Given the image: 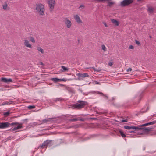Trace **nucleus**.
Segmentation results:
<instances>
[{"instance_id":"f257e3e1","label":"nucleus","mask_w":156,"mask_h":156,"mask_svg":"<svg viewBox=\"0 0 156 156\" xmlns=\"http://www.w3.org/2000/svg\"><path fill=\"white\" fill-rule=\"evenodd\" d=\"M87 102L79 100L77 102L73 105V108L77 109H80L83 108L87 105Z\"/></svg>"},{"instance_id":"f03ea898","label":"nucleus","mask_w":156,"mask_h":156,"mask_svg":"<svg viewBox=\"0 0 156 156\" xmlns=\"http://www.w3.org/2000/svg\"><path fill=\"white\" fill-rule=\"evenodd\" d=\"M36 10L39 15H43L44 14V6L41 4H38L36 8Z\"/></svg>"},{"instance_id":"7ed1b4c3","label":"nucleus","mask_w":156,"mask_h":156,"mask_svg":"<svg viewBox=\"0 0 156 156\" xmlns=\"http://www.w3.org/2000/svg\"><path fill=\"white\" fill-rule=\"evenodd\" d=\"M21 125L17 122H13L11 123L8 122H0V129H5L11 126L15 125Z\"/></svg>"},{"instance_id":"20e7f679","label":"nucleus","mask_w":156,"mask_h":156,"mask_svg":"<svg viewBox=\"0 0 156 156\" xmlns=\"http://www.w3.org/2000/svg\"><path fill=\"white\" fill-rule=\"evenodd\" d=\"M124 128L127 129H132L133 130H129L128 132L129 133H135L134 131H138V129H141L140 127H138L137 126H124Z\"/></svg>"},{"instance_id":"39448f33","label":"nucleus","mask_w":156,"mask_h":156,"mask_svg":"<svg viewBox=\"0 0 156 156\" xmlns=\"http://www.w3.org/2000/svg\"><path fill=\"white\" fill-rule=\"evenodd\" d=\"M133 2V0H123L121 2L120 5L122 7H125L130 4Z\"/></svg>"},{"instance_id":"423d86ee","label":"nucleus","mask_w":156,"mask_h":156,"mask_svg":"<svg viewBox=\"0 0 156 156\" xmlns=\"http://www.w3.org/2000/svg\"><path fill=\"white\" fill-rule=\"evenodd\" d=\"M48 4L49 8L50 11L52 12L53 11L55 3V0H48Z\"/></svg>"},{"instance_id":"0eeeda50","label":"nucleus","mask_w":156,"mask_h":156,"mask_svg":"<svg viewBox=\"0 0 156 156\" xmlns=\"http://www.w3.org/2000/svg\"><path fill=\"white\" fill-rule=\"evenodd\" d=\"M64 23L66 27L70 29L71 27L72 24L71 21L69 20L67 18H65L64 20Z\"/></svg>"},{"instance_id":"6e6552de","label":"nucleus","mask_w":156,"mask_h":156,"mask_svg":"<svg viewBox=\"0 0 156 156\" xmlns=\"http://www.w3.org/2000/svg\"><path fill=\"white\" fill-rule=\"evenodd\" d=\"M51 140H47L45 141L42 144L39 146L41 149L47 148L48 145H50L51 143Z\"/></svg>"},{"instance_id":"1a4fd4ad","label":"nucleus","mask_w":156,"mask_h":156,"mask_svg":"<svg viewBox=\"0 0 156 156\" xmlns=\"http://www.w3.org/2000/svg\"><path fill=\"white\" fill-rule=\"evenodd\" d=\"M77 76L78 77V80H82L83 78H85L86 77H89V76L88 75L87 73H77Z\"/></svg>"},{"instance_id":"9d476101","label":"nucleus","mask_w":156,"mask_h":156,"mask_svg":"<svg viewBox=\"0 0 156 156\" xmlns=\"http://www.w3.org/2000/svg\"><path fill=\"white\" fill-rule=\"evenodd\" d=\"M0 81L2 82L9 84L10 82H12V80L11 78H6L1 77Z\"/></svg>"},{"instance_id":"9b49d317","label":"nucleus","mask_w":156,"mask_h":156,"mask_svg":"<svg viewBox=\"0 0 156 156\" xmlns=\"http://www.w3.org/2000/svg\"><path fill=\"white\" fill-rule=\"evenodd\" d=\"M24 44L26 47L29 48H32V45L30 43L29 41L27 39H25L24 40Z\"/></svg>"},{"instance_id":"f8f14e48","label":"nucleus","mask_w":156,"mask_h":156,"mask_svg":"<svg viewBox=\"0 0 156 156\" xmlns=\"http://www.w3.org/2000/svg\"><path fill=\"white\" fill-rule=\"evenodd\" d=\"M73 17L74 19L76 20V22L78 23H81L82 22L81 20L80 17L78 15H76L74 16Z\"/></svg>"},{"instance_id":"ddd939ff","label":"nucleus","mask_w":156,"mask_h":156,"mask_svg":"<svg viewBox=\"0 0 156 156\" xmlns=\"http://www.w3.org/2000/svg\"><path fill=\"white\" fill-rule=\"evenodd\" d=\"M155 123H156V120L153 121L151 122H150L147 123H145L144 124H143L141 125V126H145L150 125H153Z\"/></svg>"},{"instance_id":"4468645a","label":"nucleus","mask_w":156,"mask_h":156,"mask_svg":"<svg viewBox=\"0 0 156 156\" xmlns=\"http://www.w3.org/2000/svg\"><path fill=\"white\" fill-rule=\"evenodd\" d=\"M111 21L116 26H119L120 24L119 22L115 20L112 19L111 20Z\"/></svg>"},{"instance_id":"2eb2a0df","label":"nucleus","mask_w":156,"mask_h":156,"mask_svg":"<svg viewBox=\"0 0 156 156\" xmlns=\"http://www.w3.org/2000/svg\"><path fill=\"white\" fill-rule=\"evenodd\" d=\"M61 67L62 69H61L60 70V72H67L69 70V69L67 68L66 67L64 66H61Z\"/></svg>"},{"instance_id":"dca6fc26","label":"nucleus","mask_w":156,"mask_h":156,"mask_svg":"<svg viewBox=\"0 0 156 156\" xmlns=\"http://www.w3.org/2000/svg\"><path fill=\"white\" fill-rule=\"evenodd\" d=\"M147 11L148 12L151 14L154 11V9L153 7H149L147 9Z\"/></svg>"},{"instance_id":"f3484780","label":"nucleus","mask_w":156,"mask_h":156,"mask_svg":"<svg viewBox=\"0 0 156 156\" xmlns=\"http://www.w3.org/2000/svg\"><path fill=\"white\" fill-rule=\"evenodd\" d=\"M13 101H6L5 102H3L2 103V105H10L12 104L13 103Z\"/></svg>"},{"instance_id":"a211bd4d","label":"nucleus","mask_w":156,"mask_h":156,"mask_svg":"<svg viewBox=\"0 0 156 156\" xmlns=\"http://www.w3.org/2000/svg\"><path fill=\"white\" fill-rule=\"evenodd\" d=\"M142 126H140V127L141 128V129H138L139 130H143V131L146 132H148L151 129V128H142L141 127Z\"/></svg>"},{"instance_id":"6ab92c4d","label":"nucleus","mask_w":156,"mask_h":156,"mask_svg":"<svg viewBox=\"0 0 156 156\" xmlns=\"http://www.w3.org/2000/svg\"><path fill=\"white\" fill-rule=\"evenodd\" d=\"M37 49L42 54H44V50L40 47H37Z\"/></svg>"},{"instance_id":"aec40b11","label":"nucleus","mask_w":156,"mask_h":156,"mask_svg":"<svg viewBox=\"0 0 156 156\" xmlns=\"http://www.w3.org/2000/svg\"><path fill=\"white\" fill-rule=\"evenodd\" d=\"M22 127L21 125H18L17 126L15 127L14 128L11 130V131H13L19 129H20Z\"/></svg>"},{"instance_id":"412c9836","label":"nucleus","mask_w":156,"mask_h":156,"mask_svg":"<svg viewBox=\"0 0 156 156\" xmlns=\"http://www.w3.org/2000/svg\"><path fill=\"white\" fill-rule=\"evenodd\" d=\"M52 118H49L43 120L42 121L43 123H46L51 121Z\"/></svg>"},{"instance_id":"4be33fe9","label":"nucleus","mask_w":156,"mask_h":156,"mask_svg":"<svg viewBox=\"0 0 156 156\" xmlns=\"http://www.w3.org/2000/svg\"><path fill=\"white\" fill-rule=\"evenodd\" d=\"M8 7V5L7 4V2H5V4L2 5L3 9L5 10H6L7 9Z\"/></svg>"},{"instance_id":"5701e85b","label":"nucleus","mask_w":156,"mask_h":156,"mask_svg":"<svg viewBox=\"0 0 156 156\" xmlns=\"http://www.w3.org/2000/svg\"><path fill=\"white\" fill-rule=\"evenodd\" d=\"M51 80L55 82L59 81H60V80L57 78H54L52 79Z\"/></svg>"},{"instance_id":"b1692460","label":"nucleus","mask_w":156,"mask_h":156,"mask_svg":"<svg viewBox=\"0 0 156 156\" xmlns=\"http://www.w3.org/2000/svg\"><path fill=\"white\" fill-rule=\"evenodd\" d=\"M10 112L9 111H8L3 113V115L5 117H7L10 114Z\"/></svg>"},{"instance_id":"393cba45","label":"nucleus","mask_w":156,"mask_h":156,"mask_svg":"<svg viewBox=\"0 0 156 156\" xmlns=\"http://www.w3.org/2000/svg\"><path fill=\"white\" fill-rule=\"evenodd\" d=\"M29 39L30 41L33 43H35V41L34 39L32 37H30L29 38Z\"/></svg>"},{"instance_id":"a878e982","label":"nucleus","mask_w":156,"mask_h":156,"mask_svg":"<svg viewBox=\"0 0 156 156\" xmlns=\"http://www.w3.org/2000/svg\"><path fill=\"white\" fill-rule=\"evenodd\" d=\"M119 132L121 135V136L123 137H125L126 136V135L121 130H119Z\"/></svg>"},{"instance_id":"bb28decb","label":"nucleus","mask_w":156,"mask_h":156,"mask_svg":"<svg viewBox=\"0 0 156 156\" xmlns=\"http://www.w3.org/2000/svg\"><path fill=\"white\" fill-rule=\"evenodd\" d=\"M68 120L70 122H72L74 121H77L78 120V119L77 118H75L74 119H70Z\"/></svg>"},{"instance_id":"cd10ccee","label":"nucleus","mask_w":156,"mask_h":156,"mask_svg":"<svg viewBox=\"0 0 156 156\" xmlns=\"http://www.w3.org/2000/svg\"><path fill=\"white\" fill-rule=\"evenodd\" d=\"M101 48L102 49L104 50V51H106V48L104 45L103 44L101 45Z\"/></svg>"},{"instance_id":"c85d7f7f","label":"nucleus","mask_w":156,"mask_h":156,"mask_svg":"<svg viewBox=\"0 0 156 156\" xmlns=\"http://www.w3.org/2000/svg\"><path fill=\"white\" fill-rule=\"evenodd\" d=\"M114 4V2H108V5L109 6H111Z\"/></svg>"},{"instance_id":"c756f323","label":"nucleus","mask_w":156,"mask_h":156,"mask_svg":"<svg viewBox=\"0 0 156 156\" xmlns=\"http://www.w3.org/2000/svg\"><path fill=\"white\" fill-rule=\"evenodd\" d=\"M28 108L29 109H31L35 108V106H34V105H33V106L30 105V106H29L28 107Z\"/></svg>"},{"instance_id":"7c9ffc66","label":"nucleus","mask_w":156,"mask_h":156,"mask_svg":"<svg viewBox=\"0 0 156 156\" xmlns=\"http://www.w3.org/2000/svg\"><path fill=\"white\" fill-rule=\"evenodd\" d=\"M135 43L137 44L138 45H139L140 44V43L139 41L137 40H135Z\"/></svg>"},{"instance_id":"2f4dec72","label":"nucleus","mask_w":156,"mask_h":156,"mask_svg":"<svg viewBox=\"0 0 156 156\" xmlns=\"http://www.w3.org/2000/svg\"><path fill=\"white\" fill-rule=\"evenodd\" d=\"M113 64V63L112 62H110L108 63V65L110 66H111Z\"/></svg>"},{"instance_id":"473e14b6","label":"nucleus","mask_w":156,"mask_h":156,"mask_svg":"<svg viewBox=\"0 0 156 156\" xmlns=\"http://www.w3.org/2000/svg\"><path fill=\"white\" fill-rule=\"evenodd\" d=\"M56 101H62V100H63V99L61 98H56Z\"/></svg>"},{"instance_id":"72a5a7b5","label":"nucleus","mask_w":156,"mask_h":156,"mask_svg":"<svg viewBox=\"0 0 156 156\" xmlns=\"http://www.w3.org/2000/svg\"><path fill=\"white\" fill-rule=\"evenodd\" d=\"M129 49H133L134 47L133 45H130L129 46Z\"/></svg>"},{"instance_id":"f704fd0d","label":"nucleus","mask_w":156,"mask_h":156,"mask_svg":"<svg viewBox=\"0 0 156 156\" xmlns=\"http://www.w3.org/2000/svg\"><path fill=\"white\" fill-rule=\"evenodd\" d=\"M132 69L131 68H129L127 70V72H130L132 71Z\"/></svg>"},{"instance_id":"c9c22d12","label":"nucleus","mask_w":156,"mask_h":156,"mask_svg":"<svg viewBox=\"0 0 156 156\" xmlns=\"http://www.w3.org/2000/svg\"><path fill=\"white\" fill-rule=\"evenodd\" d=\"M127 119H122L121 120V122H127Z\"/></svg>"},{"instance_id":"e433bc0d","label":"nucleus","mask_w":156,"mask_h":156,"mask_svg":"<svg viewBox=\"0 0 156 156\" xmlns=\"http://www.w3.org/2000/svg\"><path fill=\"white\" fill-rule=\"evenodd\" d=\"M68 90L70 92H73V90L72 89L70 88V89H68Z\"/></svg>"},{"instance_id":"4c0bfd02","label":"nucleus","mask_w":156,"mask_h":156,"mask_svg":"<svg viewBox=\"0 0 156 156\" xmlns=\"http://www.w3.org/2000/svg\"><path fill=\"white\" fill-rule=\"evenodd\" d=\"M99 94H101L103 96H105L107 98H108V97L107 96H106V95H104L103 93H102L101 92H100V93H99Z\"/></svg>"},{"instance_id":"58836bf2","label":"nucleus","mask_w":156,"mask_h":156,"mask_svg":"<svg viewBox=\"0 0 156 156\" xmlns=\"http://www.w3.org/2000/svg\"><path fill=\"white\" fill-rule=\"evenodd\" d=\"M85 119L82 118V119H79V120L80 121H83L85 120Z\"/></svg>"},{"instance_id":"ea45409f","label":"nucleus","mask_w":156,"mask_h":156,"mask_svg":"<svg viewBox=\"0 0 156 156\" xmlns=\"http://www.w3.org/2000/svg\"><path fill=\"white\" fill-rule=\"evenodd\" d=\"M103 24H104V25L105 26L107 27H108V25H107L106 24V23L105 22H103Z\"/></svg>"},{"instance_id":"a19ab883","label":"nucleus","mask_w":156,"mask_h":156,"mask_svg":"<svg viewBox=\"0 0 156 156\" xmlns=\"http://www.w3.org/2000/svg\"><path fill=\"white\" fill-rule=\"evenodd\" d=\"M101 71V69H96L95 70V71H97V72H100Z\"/></svg>"},{"instance_id":"79ce46f5","label":"nucleus","mask_w":156,"mask_h":156,"mask_svg":"<svg viewBox=\"0 0 156 156\" xmlns=\"http://www.w3.org/2000/svg\"><path fill=\"white\" fill-rule=\"evenodd\" d=\"M95 83L96 84H99V82L98 81H95Z\"/></svg>"},{"instance_id":"37998d69","label":"nucleus","mask_w":156,"mask_h":156,"mask_svg":"<svg viewBox=\"0 0 156 156\" xmlns=\"http://www.w3.org/2000/svg\"><path fill=\"white\" fill-rule=\"evenodd\" d=\"M115 97H112V100L113 101V100H115Z\"/></svg>"},{"instance_id":"c03bdc74","label":"nucleus","mask_w":156,"mask_h":156,"mask_svg":"<svg viewBox=\"0 0 156 156\" xmlns=\"http://www.w3.org/2000/svg\"><path fill=\"white\" fill-rule=\"evenodd\" d=\"M145 148H146V147H144H144H143V150H145Z\"/></svg>"},{"instance_id":"a18cd8bd","label":"nucleus","mask_w":156,"mask_h":156,"mask_svg":"<svg viewBox=\"0 0 156 156\" xmlns=\"http://www.w3.org/2000/svg\"><path fill=\"white\" fill-rule=\"evenodd\" d=\"M92 69L95 71V70L96 69L94 67H92Z\"/></svg>"},{"instance_id":"49530a36","label":"nucleus","mask_w":156,"mask_h":156,"mask_svg":"<svg viewBox=\"0 0 156 156\" xmlns=\"http://www.w3.org/2000/svg\"><path fill=\"white\" fill-rule=\"evenodd\" d=\"M149 37L150 38H151V36H149Z\"/></svg>"},{"instance_id":"de8ad7c7","label":"nucleus","mask_w":156,"mask_h":156,"mask_svg":"<svg viewBox=\"0 0 156 156\" xmlns=\"http://www.w3.org/2000/svg\"><path fill=\"white\" fill-rule=\"evenodd\" d=\"M139 134H142V133H140Z\"/></svg>"},{"instance_id":"09e8293b","label":"nucleus","mask_w":156,"mask_h":156,"mask_svg":"<svg viewBox=\"0 0 156 156\" xmlns=\"http://www.w3.org/2000/svg\"><path fill=\"white\" fill-rule=\"evenodd\" d=\"M41 65H42L43 64V63L42 62H41Z\"/></svg>"},{"instance_id":"8fccbe9b","label":"nucleus","mask_w":156,"mask_h":156,"mask_svg":"<svg viewBox=\"0 0 156 156\" xmlns=\"http://www.w3.org/2000/svg\"><path fill=\"white\" fill-rule=\"evenodd\" d=\"M82 6H82V5H81V6H80V7H82Z\"/></svg>"}]
</instances>
